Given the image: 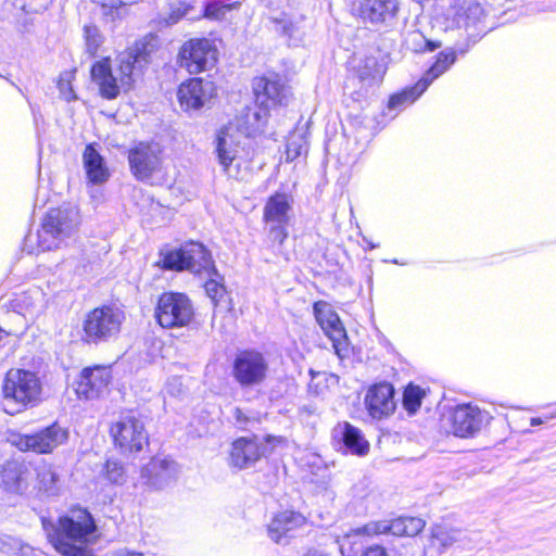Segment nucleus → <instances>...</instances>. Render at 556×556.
Segmentation results:
<instances>
[{
	"label": "nucleus",
	"mask_w": 556,
	"mask_h": 556,
	"mask_svg": "<svg viewBox=\"0 0 556 556\" xmlns=\"http://www.w3.org/2000/svg\"><path fill=\"white\" fill-rule=\"evenodd\" d=\"M381 535H388L386 520H372L350 529L344 539L352 545H356Z\"/></svg>",
	"instance_id": "2f4dec72"
},
{
	"label": "nucleus",
	"mask_w": 556,
	"mask_h": 556,
	"mask_svg": "<svg viewBox=\"0 0 556 556\" xmlns=\"http://www.w3.org/2000/svg\"><path fill=\"white\" fill-rule=\"evenodd\" d=\"M112 382V366L94 364L79 371L74 382V391L79 400H97L110 391Z\"/></svg>",
	"instance_id": "dca6fc26"
},
{
	"label": "nucleus",
	"mask_w": 556,
	"mask_h": 556,
	"mask_svg": "<svg viewBox=\"0 0 556 556\" xmlns=\"http://www.w3.org/2000/svg\"><path fill=\"white\" fill-rule=\"evenodd\" d=\"M386 522L388 535L396 538H414L420 534L426 527V521L415 516H399L386 520Z\"/></svg>",
	"instance_id": "c85d7f7f"
},
{
	"label": "nucleus",
	"mask_w": 556,
	"mask_h": 556,
	"mask_svg": "<svg viewBox=\"0 0 556 556\" xmlns=\"http://www.w3.org/2000/svg\"><path fill=\"white\" fill-rule=\"evenodd\" d=\"M364 406L372 420L381 421L391 417L396 409L394 386L386 380L369 384L365 390Z\"/></svg>",
	"instance_id": "aec40b11"
},
{
	"label": "nucleus",
	"mask_w": 556,
	"mask_h": 556,
	"mask_svg": "<svg viewBox=\"0 0 556 556\" xmlns=\"http://www.w3.org/2000/svg\"><path fill=\"white\" fill-rule=\"evenodd\" d=\"M282 254H283V258H285L286 261H289V255H288V253H286V252H285V253H282Z\"/></svg>",
	"instance_id": "864d4df0"
},
{
	"label": "nucleus",
	"mask_w": 556,
	"mask_h": 556,
	"mask_svg": "<svg viewBox=\"0 0 556 556\" xmlns=\"http://www.w3.org/2000/svg\"><path fill=\"white\" fill-rule=\"evenodd\" d=\"M153 317L163 329L189 328L195 321V309L187 293L164 291L156 298Z\"/></svg>",
	"instance_id": "9d476101"
},
{
	"label": "nucleus",
	"mask_w": 556,
	"mask_h": 556,
	"mask_svg": "<svg viewBox=\"0 0 556 556\" xmlns=\"http://www.w3.org/2000/svg\"><path fill=\"white\" fill-rule=\"evenodd\" d=\"M308 523V518L293 508H286L273 514L266 526L268 538L276 544L288 543L295 532Z\"/></svg>",
	"instance_id": "412c9836"
},
{
	"label": "nucleus",
	"mask_w": 556,
	"mask_h": 556,
	"mask_svg": "<svg viewBox=\"0 0 556 556\" xmlns=\"http://www.w3.org/2000/svg\"><path fill=\"white\" fill-rule=\"evenodd\" d=\"M251 89L255 106L270 113L287 109L294 98L290 80L275 71L254 76Z\"/></svg>",
	"instance_id": "1a4fd4ad"
},
{
	"label": "nucleus",
	"mask_w": 556,
	"mask_h": 556,
	"mask_svg": "<svg viewBox=\"0 0 556 556\" xmlns=\"http://www.w3.org/2000/svg\"><path fill=\"white\" fill-rule=\"evenodd\" d=\"M273 22L277 25L278 31L283 36L291 37L296 30V25L292 21L274 18Z\"/></svg>",
	"instance_id": "37998d69"
},
{
	"label": "nucleus",
	"mask_w": 556,
	"mask_h": 556,
	"mask_svg": "<svg viewBox=\"0 0 556 556\" xmlns=\"http://www.w3.org/2000/svg\"><path fill=\"white\" fill-rule=\"evenodd\" d=\"M121 556H143V554L137 553V552H126V553L122 554Z\"/></svg>",
	"instance_id": "603ef678"
},
{
	"label": "nucleus",
	"mask_w": 556,
	"mask_h": 556,
	"mask_svg": "<svg viewBox=\"0 0 556 556\" xmlns=\"http://www.w3.org/2000/svg\"><path fill=\"white\" fill-rule=\"evenodd\" d=\"M85 54L90 59L98 58L104 51L105 37L94 24H87L83 28Z\"/></svg>",
	"instance_id": "f704fd0d"
},
{
	"label": "nucleus",
	"mask_w": 556,
	"mask_h": 556,
	"mask_svg": "<svg viewBox=\"0 0 556 556\" xmlns=\"http://www.w3.org/2000/svg\"><path fill=\"white\" fill-rule=\"evenodd\" d=\"M206 295L211 299L215 309L230 312L232 309V301L227 291L223 277L218 275H211L204 283Z\"/></svg>",
	"instance_id": "7c9ffc66"
},
{
	"label": "nucleus",
	"mask_w": 556,
	"mask_h": 556,
	"mask_svg": "<svg viewBox=\"0 0 556 556\" xmlns=\"http://www.w3.org/2000/svg\"><path fill=\"white\" fill-rule=\"evenodd\" d=\"M123 305L104 302L88 309L80 321L79 339L85 345L105 344L121 337L126 323Z\"/></svg>",
	"instance_id": "f03ea898"
},
{
	"label": "nucleus",
	"mask_w": 556,
	"mask_h": 556,
	"mask_svg": "<svg viewBox=\"0 0 556 556\" xmlns=\"http://www.w3.org/2000/svg\"><path fill=\"white\" fill-rule=\"evenodd\" d=\"M453 13V20L457 25L469 29L483 24L488 17V12L478 0H454L450 5Z\"/></svg>",
	"instance_id": "393cba45"
},
{
	"label": "nucleus",
	"mask_w": 556,
	"mask_h": 556,
	"mask_svg": "<svg viewBox=\"0 0 556 556\" xmlns=\"http://www.w3.org/2000/svg\"><path fill=\"white\" fill-rule=\"evenodd\" d=\"M193 11V5L186 1H175L168 4L167 15L164 17L166 25H174Z\"/></svg>",
	"instance_id": "79ce46f5"
},
{
	"label": "nucleus",
	"mask_w": 556,
	"mask_h": 556,
	"mask_svg": "<svg viewBox=\"0 0 556 556\" xmlns=\"http://www.w3.org/2000/svg\"><path fill=\"white\" fill-rule=\"evenodd\" d=\"M553 418H556V414H551V415H546L543 417H532L530 419L529 424H530V426L536 427V426L543 425L544 422H546Z\"/></svg>",
	"instance_id": "de8ad7c7"
},
{
	"label": "nucleus",
	"mask_w": 556,
	"mask_h": 556,
	"mask_svg": "<svg viewBox=\"0 0 556 556\" xmlns=\"http://www.w3.org/2000/svg\"><path fill=\"white\" fill-rule=\"evenodd\" d=\"M148 482L152 485H160L172 478L169 463L165 459L152 458L143 468Z\"/></svg>",
	"instance_id": "c9c22d12"
},
{
	"label": "nucleus",
	"mask_w": 556,
	"mask_h": 556,
	"mask_svg": "<svg viewBox=\"0 0 556 556\" xmlns=\"http://www.w3.org/2000/svg\"><path fill=\"white\" fill-rule=\"evenodd\" d=\"M216 97V85L199 76L186 78L176 90L177 102L186 113L202 110L207 102Z\"/></svg>",
	"instance_id": "6ab92c4d"
},
{
	"label": "nucleus",
	"mask_w": 556,
	"mask_h": 556,
	"mask_svg": "<svg viewBox=\"0 0 556 556\" xmlns=\"http://www.w3.org/2000/svg\"><path fill=\"white\" fill-rule=\"evenodd\" d=\"M455 542L452 532L443 526L435 525L431 528L427 551L434 555L446 552Z\"/></svg>",
	"instance_id": "72a5a7b5"
},
{
	"label": "nucleus",
	"mask_w": 556,
	"mask_h": 556,
	"mask_svg": "<svg viewBox=\"0 0 556 556\" xmlns=\"http://www.w3.org/2000/svg\"><path fill=\"white\" fill-rule=\"evenodd\" d=\"M242 7L240 0L232 2H223L222 0H210L204 3L201 17L210 22H226L229 21L233 12H237Z\"/></svg>",
	"instance_id": "473e14b6"
},
{
	"label": "nucleus",
	"mask_w": 556,
	"mask_h": 556,
	"mask_svg": "<svg viewBox=\"0 0 556 556\" xmlns=\"http://www.w3.org/2000/svg\"><path fill=\"white\" fill-rule=\"evenodd\" d=\"M266 454V446L257 435L238 437L230 443L228 460L231 467L241 470L254 465Z\"/></svg>",
	"instance_id": "5701e85b"
},
{
	"label": "nucleus",
	"mask_w": 556,
	"mask_h": 556,
	"mask_svg": "<svg viewBox=\"0 0 556 556\" xmlns=\"http://www.w3.org/2000/svg\"><path fill=\"white\" fill-rule=\"evenodd\" d=\"M270 112L265 110L253 111L245 108L237 118V128L248 138H255L264 132Z\"/></svg>",
	"instance_id": "cd10ccee"
},
{
	"label": "nucleus",
	"mask_w": 556,
	"mask_h": 556,
	"mask_svg": "<svg viewBox=\"0 0 556 556\" xmlns=\"http://www.w3.org/2000/svg\"><path fill=\"white\" fill-rule=\"evenodd\" d=\"M68 440V430L58 421L33 433L18 434L14 445L21 452L51 454Z\"/></svg>",
	"instance_id": "a211bd4d"
},
{
	"label": "nucleus",
	"mask_w": 556,
	"mask_h": 556,
	"mask_svg": "<svg viewBox=\"0 0 556 556\" xmlns=\"http://www.w3.org/2000/svg\"><path fill=\"white\" fill-rule=\"evenodd\" d=\"M79 223L74 214L61 206L50 207L43 215L37 230L38 252L56 250L62 242L70 239L78 230Z\"/></svg>",
	"instance_id": "9b49d317"
},
{
	"label": "nucleus",
	"mask_w": 556,
	"mask_h": 556,
	"mask_svg": "<svg viewBox=\"0 0 556 556\" xmlns=\"http://www.w3.org/2000/svg\"><path fill=\"white\" fill-rule=\"evenodd\" d=\"M440 47H441V42L440 41H433V40L427 39L425 41V46L421 49V51L422 52H426V51L432 52V51L439 49Z\"/></svg>",
	"instance_id": "09e8293b"
},
{
	"label": "nucleus",
	"mask_w": 556,
	"mask_h": 556,
	"mask_svg": "<svg viewBox=\"0 0 556 556\" xmlns=\"http://www.w3.org/2000/svg\"><path fill=\"white\" fill-rule=\"evenodd\" d=\"M425 391L416 384L409 383L403 392V406L409 414H415L421 406Z\"/></svg>",
	"instance_id": "a19ab883"
},
{
	"label": "nucleus",
	"mask_w": 556,
	"mask_h": 556,
	"mask_svg": "<svg viewBox=\"0 0 556 556\" xmlns=\"http://www.w3.org/2000/svg\"><path fill=\"white\" fill-rule=\"evenodd\" d=\"M263 441L270 446V450H274L276 446L285 445L287 443L286 438L283 437H275V435H265Z\"/></svg>",
	"instance_id": "a18cd8bd"
},
{
	"label": "nucleus",
	"mask_w": 556,
	"mask_h": 556,
	"mask_svg": "<svg viewBox=\"0 0 556 556\" xmlns=\"http://www.w3.org/2000/svg\"><path fill=\"white\" fill-rule=\"evenodd\" d=\"M228 137L229 128L227 126L218 129L215 137V153L218 164L220 165L223 173L226 175L230 174L231 165L237 159L236 146H238V143L235 144L229 141Z\"/></svg>",
	"instance_id": "c756f323"
},
{
	"label": "nucleus",
	"mask_w": 556,
	"mask_h": 556,
	"mask_svg": "<svg viewBox=\"0 0 556 556\" xmlns=\"http://www.w3.org/2000/svg\"><path fill=\"white\" fill-rule=\"evenodd\" d=\"M97 530L91 513L74 505L56 518L48 533V541L62 556H94L91 546L98 539Z\"/></svg>",
	"instance_id": "f257e3e1"
},
{
	"label": "nucleus",
	"mask_w": 556,
	"mask_h": 556,
	"mask_svg": "<svg viewBox=\"0 0 556 556\" xmlns=\"http://www.w3.org/2000/svg\"><path fill=\"white\" fill-rule=\"evenodd\" d=\"M89 74L99 96L109 101L117 99L122 92L130 91L136 84V78L119 55L116 58L115 68L111 56L106 55L90 65Z\"/></svg>",
	"instance_id": "0eeeda50"
},
{
	"label": "nucleus",
	"mask_w": 556,
	"mask_h": 556,
	"mask_svg": "<svg viewBox=\"0 0 556 556\" xmlns=\"http://www.w3.org/2000/svg\"><path fill=\"white\" fill-rule=\"evenodd\" d=\"M334 431L340 434V441L350 453L357 456L368 454L370 445L361 429L349 421H342L337 424Z\"/></svg>",
	"instance_id": "bb28decb"
},
{
	"label": "nucleus",
	"mask_w": 556,
	"mask_h": 556,
	"mask_svg": "<svg viewBox=\"0 0 556 556\" xmlns=\"http://www.w3.org/2000/svg\"><path fill=\"white\" fill-rule=\"evenodd\" d=\"M108 433L113 447L124 457H136L150 445V435L141 415L132 408L124 409L112 420Z\"/></svg>",
	"instance_id": "39448f33"
},
{
	"label": "nucleus",
	"mask_w": 556,
	"mask_h": 556,
	"mask_svg": "<svg viewBox=\"0 0 556 556\" xmlns=\"http://www.w3.org/2000/svg\"><path fill=\"white\" fill-rule=\"evenodd\" d=\"M101 477L111 485H119L126 480L124 464L116 458L106 459L101 469Z\"/></svg>",
	"instance_id": "58836bf2"
},
{
	"label": "nucleus",
	"mask_w": 556,
	"mask_h": 556,
	"mask_svg": "<svg viewBox=\"0 0 556 556\" xmlns=\"http://www.w3.org/2000/svg\"><path fill=\"white\" fill-rule=\"evenodd\" d=\"M159 256L155 265L162 270L176 273L188 270L194 276L217 274L211 252L195 241L185 242L176 249L160 250Z\"/></svg>",
	"instance_id": "20e7f679"
},
{
	"label": "nucleus",
	"mask_w": 556,
	"mask_h": 556,
	"mask_svg": "<svg viewBox=\"0 0 556 556\" xmlns=\"http://www.w3.org/2000/svg\"><path fill=\"white\" fill-rule=\"evenodd\" d=\"M286 161L293 162L308 152L307 136L301 131H292L288 135L286 141Z\"/></svg>",
	"instance_id": "e433bc0d"
},
{
	"label": "nucleus",
	"mask_w": 556,
	"mask_h": 556,
	"mask_svg": "<svg viewBox=\"0 0 556 556\" xmlns=\"http://www.w3.org/2000/svg\"><path fill=\"white\" fill-rule=\"evenodd\" d=\"M493 416L472 403L456 405L450 414L451 432L460 439L473 438L490 425Z\"/></svg>",
	"instance_id": "f3484780"
},
{
	"label": "nucleus",
	"mask_w": 556,
	"mask_h": 556,
	"mask_svg": "<svg viewBox=\"0 0 556 556\" xmlns=\"http://www.w3.org/2000/svg\"><path fill=\"white\" fill-rule=\"evenodd\" d=\"M294 198L291 192L275 191L263 205L262 222L266 228V244L274 252L282 253L289 239Z\"/></svg>",
	"instance_id": "423d86ee"
},
{
	"label": "nucleus",
	"mask_w": 556,
	"mask_h": 556,
	"mask_svg": "<svg viewBox=\"0 0 556 556\" xmlns=\"http://www.w3.org/2000/svg\"><path fill=\"white\" fill-rule=\"evenodd\" d=\"M160 47L159 36L149 33L135 40L131 47L118 55L128 65L130 73L136 78L143 74V70L152 62V56L159 51Z\"/></svg>",
	"instance_id": "4be33fe9"
},
{
	"label": "nucleus",
	"mask_w": 556,
	"mask_h": 556,
	"mask_svg": "<svg viewBox=\"0 0 556 556\" xmlns=\"http://www.w3.org/2000/svg\"><path fill=\"white\" fill-rule=\"evenodd\" d=\"M313 314L316 323L331 341L334 354L341 359L349 358L352 353L346 329L330 303L318 300L313 303Z\"/></svg>",
	"instance_id": "ddd939ff"
},
{
	"label": "nucleus",
	"mask_w": 556,
	"mask_h": 556,
	"mask_svg": "<svg viewBox=\"0 0 556 556\" xmlns=\"http://www.w3.org/2000/svg\"><path fill=\"white\" fill-rule=\"evenodd\" d=\"M77 68L72 67L62 72L56 80V87L63 100L66 102L75 101L77 96L73 89V83L76 79Z\"/></svg>",
	"instance_id": "ea45409f"
},
{
	"label": "nucleus",
	"mask_w": 556,
	"mask_h": 556,
	"mask_svg": "<svg viewBox=\"0 0 556 556\" xmlns=\"http://www.w3.org/2000/svg\"><path fill=\"white\" fill-rule=\"evenodd\" d=\"M303 556H328V555L324 554V553H319L318 551H315V549H309Z\"/></svg>",
	"instance_id": "8fccbe9b"
},
{
	"label": "nucleus",
	"mask_w": 556,
	"mask_h": 556,
	"mask_svg": "<svg viewBox=\"0 0 556 556\" xmlns=\"http://www.w3.org/2000/svg\"><path fill=\"white\" fill-rule=\"evenodd\" d=\"M2 397L16 412L35 407L42 399V382L31 370L11 368L5 372L1 387Z\"/></svg>",
	"instance_id": "6e6552de"
},
{
	"label": "nucleus",
	"mask_w": 556,
	"mask_h": 556,
	"mask_svg": "<svg viewBox=\"0 0 556 556\" xmlns=\"http://www.w3.org/2000/svg\"><path fill=\"white\" fill-rule=\"evenodd\" d=\"M83 163L86 177L92 185H101L111 176L103 156L97 151L93 143L86 144L83 152Z\"/></svg>",
	"instance_id": "a878e982"
},
{
	"label": "nucleus",
	"mask_w": 556,
	"mask_h": 556,
	"mask_svg": "<svg viewBox=\"0 0 556 556\" xmlns=\"http://www.w3.org/2000/svg\"><path fill=\"white\" fill-rule=\"evenodd\" d=\"M46 473H48V475H49V477H50V478H49V482H50V483H54V482H55V479H56L55 473H54V472H52L50 468H48V469H47V472H46Z\"/></svg>",
	"instance_id": "3c124183"
},
{
	"label": "nucleus",
	"mask_w": 556,
	"mask_h": 556,
	"mask_svg": "<svg viewBox=\"0 0 556 556\" xmlns=\"http://www.w3.org/2000/svg\"><path fill=\"white\" fill-rule=\"evenodd\" d=\"M233 417L240 425H247L250 421V417L240 407L233 409Z\"/></svg>",
	"instance_id": "49530a36"
},
{
	"label": "nucleus",
	"mask_w": 556,
	"mask_h": 556,
	"mask_svg": "<svg viewBox=\"0 0 556 556\" xmlns=\"http://www.w3.org/2000/svg\"><path fill=\"white\" fill-rule=\"evenodd\" d=\"M457 60V52L454 49L441 51L435 55L434 62L426 71L424 76L413 86L402 89L389 99L390 106H396L406 102H415L430 86V84L443 75Z\"/></svg>",
	"instance_id": "2eb2a0df"
},
{
	"label": "nucleus",
	"mask_w": 556,
	"mask_h": 556,
	"mask_svg": "<svg viewBox=\"0 0 556 556\" xmlns=\"http://www.w3.org/2000/svg\"><path fill=\"white\" fill-rule=\"evenodd\" d=\"M231 375L241 388L260 386L268 376V363L262 352L243 349L233 357Z\"/></svg>",
	"instance_id": "4468645a"
},
{
	"label": "nucleus",
	"mask_w": 556,
	"mask_h": 556,
	"mask_svg": "<svg viewBox=\"0 0 556 556\" xmlns=\"http://www.w3.org/2000/svg\"><path fill=\"white\" fill-rule=\"evenodd\" d=\"M104 22L115 23L127 13L128 3L124 0H100L97 2Z\"/></svg>",
	"instance_id": "4c0bfd02"
},
{
	"label": "nucleus",
	"mask_w": 556,
	"mask_h": 556,
	"mask_svg": "<svg viewBox=\"0 0 556 556\" xmlns=\"http://www.w3.org/2000/svg\"><path fill=\"white\" fill-rule=\"evenodd\" d=\"M359 556H389V554L383 545L371 544L363 548Z\"/></svg>",
	"instance_id": "c03bdc74"
},
{
	"label": "nucleus",
	"mask_w": 556,
	"mask_h": 556,
	"mask_svg": "<svg viewBox=\"0 0 556 556\" xmlns=\"http://www.w3.org/2000/svg\"><path fill=\"white\" fill-rule=\"evenodd\" d=\"M219 50L214 38L206 36L191 37L185 40L177 51L179 67L191 75H198L216 66Z\"/></svg>",
	"instance_id": "f8f14e48"
},
{
	"label": "nucleus",
	"mask_w": 556,
	"mask_h": 556,
	"mask_svg": "<svg viewBox=\"0 0 556 556\" xmlns=\"http://www.w3.org/2000/svg\"><path fill=\"white\" fill-rule=\"evenodd\" d=\"M127 162L131 176L151 187L168 184L169 175L164 164V150L154 141L141 140L127 150Z\"/></svg>",
	"instance_id": "7ed1b4c3"
},
{
	"label": "nucleus",
	"mask_w": 556,
	"mask_h": 556,
	"mask_svg": "<svg viewBox=\"0 0 556 556\" xmlns=\"http://www.w3.org/2000/svg\"><path fill=\"white\" fill-rule=\"evenodd\" d=\"M399 0H359L356 16L365 23L384 24L396 16Z\"/></svg>",
	"instance_id": "b1692460"
}]
</instances>
